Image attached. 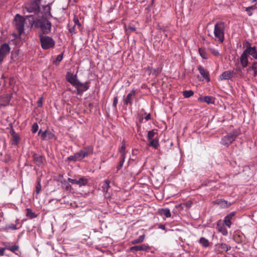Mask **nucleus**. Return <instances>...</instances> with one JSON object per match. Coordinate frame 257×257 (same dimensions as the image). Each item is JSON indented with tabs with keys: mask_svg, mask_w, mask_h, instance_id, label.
<instances>
[{
	"mask_svg": "<svg viewBox=\"0 0 257 257\" xmlns=\"http://www.w3.org/2000/svg\"><path fill=\"white\" fill-rule=\"evenodd\" d=\"M26 18L28 20L32 25H35V27L40 28L43 34H48L51 30V23L48 20V18L44 16L35 17L34 15H27Z\"/></svg>",
	"mask_w": 257,
	"mask_h": 257,
	"instance_id": "obj_1",
	"label": "nucleus"
},
{
	"mask_svg": "<svg viewBox=\"0 0 257 257\" xmlns=\"http://www.w3.org/2000/svg\"><path fill=\"white\" fill-rule=\"evenodd\" d=\"M225 23L222 21H218L214 26V35L220 43L224 40Z\"/></svg>",
	"mask_w": 257,
	"mask_h": 257,
	"instance_id": "obj_2",
	"label": "nucleus"
},
{
	"mask_svg": "<svg viewBox=\"0 0 257 257\" xmlns=\"http://www.w3.org/2000/svg\"><path fill=\"white\" fill-rule=\"evenodd\" d=\"M239 133L240 132L238 130H233L222 138L220 144L223 146L228 147L235 140L236 137L239 135Z\"/></svg>",
	"mask_w": 257,
	"mask_h": 257,
	"instance_id": "obj_3",
	"label": "nucleus"
},
{
	"mask_svg": "<svg viewBox=\"0 0 257 257\" xmlns=\"http://www.w3.org/2000/svg\"><path fill=\"white\" fill-rule=\"evenodd\" d=\"M41 0H31L25 5V9L27 12L34 13L33 15L37 17V15L40 12V4Z\"/></svg>",
	"mask_w": 257,
	"mask_h": 257,
	"instance_id": "obj_4",
	"label": "nucleus"
},
{
	"mask_svg": "<svg viewBox=\"0 0 257 257\" xmlns=\"http://www.w3.org/2000/svg\"><path fill=\"white\" fill-rule=\"evenodd\" d=\"M40 40L41 47L44 50L53 48L55 46V41L49 36L40 35Z\"/></svg>",
	"mask_w": 257,
	"mask_h": 257,
	"instance_id": "obj_5",
	"label": "nucleus"
},
{
	"mask_svg": "<svg viewBox=\"0 0 257 257\" xmlns=\"http://www.w3.org/2000/svg\"><path fill=\"white\" fill-rule=\"evenodd\" d=\"M16 29L19 33L21 34L24 30V18L20 15L17 14L14 19Z\"/></svg>",
	"mask_w": 257,
	"mask_h": 257,
	"instance_id": "obj_6",
	"label": "nucleus"
},
{
	"mask_svg": "<svg viewBox=\"0 0 257 257\" xmlns=\"http://www.w3.org/2000/svg\"><path fill=\"white\" fill-rule=\"evenodd\" d=\"M93 152V148L91 146H88L83 148L80 151L78 152V154L80 160H81L83 158L92 155Z\"/></svg>",
	"mask_w": 257,
	"mask_h": 257,
	"instance_id": "obj_7",
	"label": "nucleus"
},
{
	"mask_svg": "<svg viewBox=\"0 0 257 257\" xmlns=\"http://www.w3.org/2000/svg\"><path fill=\"white\" fill-rule=\"evenodd\" d=\"M89 84V81H86L85 83H81L79 81L77 86L75 87L76 90L75 91V93L78 95H81L83 92L89 89L90 87Z\"/></svg>",
	"mask_w": 257,
	"mask_h": 257,
	"instance_id": "obj_8",
	"label": "nucleus"
},
{
	"mask_svg": "<svg viewBox=\"0 0 257 257\" xmlns=\"http://www.w3.org/2000/svg\"><path fill=\"white\" fill-rule=\"evenodd\" d=\"M38 135L41 137L42 140L45 141L51 140L55 138L54 133L49 130H46L44 131L40 130L38 132Z\"/></svg>",
	"mask_w": 257,
	"mask_h": 257,
	"instance_id": "obj_9",
	"label": "nucleus"
},
{
	"mask_svg": "<svg viewBox=\"0 0 257 257\" xmlns=\"http://www.w3.org/2000/svg\"><path fill=\"white\" fill-rule=\"evenodd\" d=\"M10 47L7 43L3 44L0 47V62H2L4 58L9 53Z\"/></svg>",
	"mask_w": 257,
	"mask_h": 257,
	"instance_id": "obj_10",
	"label": "nucleus"
},
{
	"mask_svg": "<svg viewBox=\"0 0 257 257\" xmlns=\"http://www.w3.org/2000/svg\"><path fill=\"white\" fill-rule=\"evenodd\" d=\"M66 80L71 83L75 87L77 86L79 80L77 79V75H74L71 72H68L66 75Z\"/></svg>",
	"mask_w": 257,
	"mask_h": 257,
	"instance_id": "obj_11",
	"label": "nucleus"
},
{
	"mask_svg": "<svg viewBox=\"0 0 257 257\" xmlns=\"http://www.w3.org/2000/svg\"><path fill=\"white\" fill-rule=\"evenodd\" d=\"M150 247L148 245L142 244L139 245H135L131 247L128 249V252L136 253L138 251L141 250H148Z\"/></svg>",
	"mask_w": 257,
	"mask_h": 257,
	"instance_id": "obj_12",
	"label": "nucleus"
},
{
	"mask_svg": "<svg viewBox=\"0 0 257 257\" xmlns=\"http://www.w3.org/2000/svg\"><path fill=\"white\" fill-rule=\"evenodd\" d=\"M215 247L216 252L218 253L226 252L228 250L231 249L230 246L224 243H218L215 245Z\"/></svg>",
	"mask_w": 257,
	"mask_h": 257,
	"instance_id": "obj_13",
	"label": "nucleus"
},
{
	"mask_svg": "<svg viewBox=\"0 0 257 257\" xmlns=\"http://www.w3.org/2000/svg\"><path fill=\"white\" fill-rule=\"evenodd\" d=\"M136 94V90H132L129 93L127 94L126 97L123 100V104L126 105H132L133 104L132 100L134 98Z\"/></svg>",
	"mask_w": 257,
	"mask_h": 257,
	"instance_id": "obj_14",
	"label": "nucleus"
},
{
	"mask_svg": "<svg viewBox=\"0 0 257 257\" xmlns=\"http://www.w3.org/2000/svg\"><path fill=\"white\" fill-rule=\"evenodd\" d=\"M235 74V73L233 71H225L223 72L222 74L219 76V80H229L231 79L233 75Z\"/></svg>",
	"mask_w": 257,
	"mask_h": 257,
	"instance_id": "obj_15",
	"label": "nucleus"
},
{
	"mask_svg": "<svg viewBox=\"0 0 257 257\" xmlns=\"http://www.w3.org/2000/svg\"><path fill=\"white\" fill-rule=\"evenodd\" d=\"M198 70L199 71L200 74L202 76L204 79L206 80L207 82H209L210 81V77H209V73L208 71L205 69L202 66L199 65L198 67Z\"/></svg>",
	"mask_w": 257,
	"mask_h": 257,
	"instance_id": "obj_16",
	"label": "nucleus"
},
{
	"mask_svg": "<svg viewBox=\"0 0 257 257\" xmlns=\"http://www.w3.org/2000/svg\"><path fill=\"white\" fill-rule=\"evenodd\" d=\"M12 97V94L8 93L3 95L0 99L1 104L3 106H7L9 104Z\"/></svg>",
	"mask_w": 257,
	"mask_h": 257,
	"instance_id": "obj_17",
	"label": "nucleus"
},
{
	"mask_svg": "<svg viewBox=\"0 0 257 257\" xmlns=\"http://www.w3.org/2000/svg\"><path fill=\"white\" fill-rule=\"evenodd\" d=\"M243 52H244L247 56H251L253 59H257V51L255 46H253L252 48H249L248 49H245Z\"/></svg>",
	"mask_w": 257,
	"mask_h": 257,
	"instance_id": "obj_18",
	"label": "nucleus"
},
{
	"mask_svg": "<svg viewBox=\"0 0 257 257\" xmlns=\"http://www.w3.org/2000/svg\"><path fill=\"white\" fill-rule=\"evenodd\" d=\"M34 163L38 167H42L43 164V157L37 154H34L33 156Z\"/></svg>",
	"mask_w": 257,
	"mask_h": 257,
	"instance_id": "obj_19",
	"label": "nucleus"
},
{
	"mask_svg": "<svg viewBox=\"0 0 257 257\" xmlns=\"http://www.w3.org/2000/svg\"><path fill=\"white\" fill-rule=\"evenodd\" d=\"M198 100L200 102H206L207 104H214L215 102V99L211 96H205L203 97H199Z\"/></svg>",
	"mask_w": 257,
	"mask_h": 257,
	"instance_id": "obj_20",
	"label": "nucleus"
},
{
	"mask_svg": "<svg viewBox=\"0 0 257 257\" xmlns=\"http://www.w3.org/2000/svg\"><path fill=\"white\" fill-rule=\"evenodd\" d=\"M247 71L253 77H255L257 75V62H253L252 65L247 69Z\"/></svg>",
	"mask_w": 257,
	"mask_h": 257,
	"instance_id": "obj_21",
	"label": "nucleus"
},
{
	"mask_svg": "<svg viewBox=\"0 0 257 257\" xmlns=\"http://www.w3.org/2000/svg\"><path fill=\"white\" fill-rule=\"evenodd\" d=\"M240 61L242 68H244L247 66L248 63V56L243 52L240 56Z\"/></svg>",
	"mask_w": 257,
	"mask_h": 257,
	"instance_id": "obj_22",
	"label": "nucleus"
},
{
	"mask_svg": "<svg viewBox=\"0 0 257 257\" xmlns=\"http://www.w3.org/2000/svg\"><path fill=\"white\" fill-rule=\"evenodd\" d=\"M10 134L13 137L12 144L14 145H18L20 140V136L15 132L14 129H12L10 131Z\"/></svg>",
	"mask_w": 257,
	"mask_h": 257,
	"instance_id": "obj_23",
	"label": "nucleus"
},
{
	"mask_svg": "<svg viewBox=\"0 0 257 257\" xmlns=\"http://www.w3.org/2000/svg\"><path fill=\"white\" fill-rule=\"evenodd\" d=\"M43 13L44 15L42 16H44L45 18H48L49 17H52V15L51 14V7L49 5H46L43 7Z\"/></svg>",
	"mask_w": 257,
	"mask_h": 257,
	"instance_id": "obj_24",
	"label": "nucleus"
},
{
	"mask_svg": "<svg viewBox=\"0 0 257 257\" xmlns=\"http://www.w3.org/2000/svg\"><path fill=\"white\" fill-rule=\"evenodd\" d=\"M158 212L161 215H164L167 218L170 217L171 216L170 210L168 208L160 209Z\"/></svg>",
	"mask_w": 257,
	"mask_h": 257,
	"instance_id": "obj_25",
	"label": "nucleus"
},
{
	"mask_svg": "<svg viewBox=\"0 0 257 257\" xmlns=\"http://www.w3.org/2000/svg\"><path fill=\"white\" fill-rule=\"evenodd\" d=\"M18 228L17 227V225L14 224H7L5 226L3 227L2 229L3 231L8 232L9 230H17Z\"/></svg>",
	"mask_w": 257,
	"mask_h": 257,
	"instance_id": "obj_26",
	"label": "nucleus"
},
{
	"mask_svg": "<svg viewBox=\"0 0 257 257\" xmlns=\"http://www.w3.org/2000/svg\"><path fill=\"white\" fill-rule=\"evenodd\" d=\"M125 154L124 153H123L121 154L120 157V161L119 162L118 165L116 167V171H118L122 167L123 163L125 161Z\"/></svg>",
	"mask_w": 257,
	"mask_h": 257,
	"instance_id": "obj_27",
	"label": "nucleus"
},
{
	"mask_svg": "<svg viewBox=\"0 0 257 257\" xmlns=\"http://www.w3.org/2000/svg\"><path fill=\"white\" fill-rule=\"evenodd\" d=\"M19 248V245H17V244H15L13 245H6V248L7 249L11 251L12 252L16 253V254H18V253L16 252V251L18 250Z\"/></svg>",
	"mask_w": 257,
	"mask_h": 257,
	"instance_id": "obj_28",
	"label": "nucleus"
},
{
	"mask_svg": "<svg viewBox=\"0 0 257 257\" xmlns=\"http://www.w3.org/2000/svg\"><path fill=\"white\" fill-rule=\"evenodd\" d=\"M145 238V234L142 235L140 236L138 238L133 239L131 241V243L132 244H136L138 243H142L144 241Z\"/></svg>",
	"mask_w": 257,
	"mask_h": 257,
	"instance_id": "obj_29",
	"label": "nucleus"
},
{
	"mask_svg": "<svg viewBox=\"0 0 257 257\" xmlns=\"http://www.w3.org/2000/svg\"><path fill=\"white\" fill-rule=\"evenodd\" d=\"M110 181L108 180H104L102 183V188L103 192H107L108 189L110 188Z\"/></svg>",
	"mask_w": 257,
	"mask_h": 257,
	"instance_id": "obj_30",
	"label": "nucleus"
},
{
	"mask_svg": "<svg viewBox=\"0 0 257 257\" xmlns=\"http://www.w3.org/2000/svg\"><path fill=\"white\" fill-rule=\"evenodd\" d=\"M26 215L27 217H29L30 219H33L36 218L37 215L32 211L31 209L27 208L26 209Z\"/></svg>",
	"mask_w": 257,
	"mask_h": 257,
	"instance_id": "obj_31",
	"label": "nucleus"
},
{
	"mask_svg": "<svg viewBox=\"0 0 257 257\" xmlns=\"http://www.w3.org/2000/svg\"><path fill=\"white\" fill-rule=\"evenodd\" d=\"M78 152L75 153L73 155L70 156L67 158V160L69 162L73 161L76 162L77 161H80L79 157L78 156Z\"/></svg>",
	"mask_w": 257,
	"mask_h": 257,
	"instance_id": "obj_32",
	"label": "nucleus"
},
{
	"mask_svg": "<svg viewBox=\"0 0 257 257\" xmlns=\"http://www.w3.org/2000/svg\"><path fill=\"white\" fill-rule=\"evenodd\" d=\"M204 247H207L209 245V242L207 239L204 237H201L198 241Z\"/></svg>",
	"mask_w": 257,
	"mask_h": 257,
	"instance_id": "obj_33",
	"label": "nucleus"
},
{
	"mask_svg": "<svg viewBox=\"0 0 257 257\" xmlns=\"http://www.w3.org/2000/svg\"><path fill=\"white\" fill-rule=\"evenodd\" d=\"M199 53L200 56L204 59H207L208 58L205 48H200L199 49Z\"/></svg>",
	"mask_w": 257,
	"mask_h": 257,
	"instance_id": "obj_34",
	"label": "nucleus"
},
{
	"mask_svg": "<svg viewBox=\"0 0 257 257\" xmlns=\"http://www.w3.org/2000/svg\"><path fill=\"white\" fill-rule=\"evenodd\" d=\"M77 185H78L80 187L85 186L87 184L88 180L84 177H81L79 180H77Z\"/></svg>",
	"mask_w": 257,
	"mask_h": 257,
	"instance_id": "obj_35",
	"label": "nucleus"
},
{
	"mask_svg": "<svg viewBox=\"0 0 257 257\" xmlns=\"http://www.w3.org/2000/svg\"><path fill=\"white\" fill-rule=\"evenodd\" d=\"M150 143L149 145L154 147L155 149H158L159 146L158 139H154L151 141H149Z\"/></svg>",
	"mask_w": 257,
	"mask_h": 257,
	"instance_id": "obj_36",
	"label": "nucleus"
},
{
	"mask_svg": "<svg viewBox=\"0 0 257 257\" xmlns=\"http://www.w3.org/2000/svg\"><path fill=\"white\" fill-rule=\"evenodd\" d=\"M257 9L256 5L251 6L250 7L245 8V12L247 13L249 16H251L252 15V11Z\"/></svg>",
	"mask_w": 257,
	"mask_h": 257,
	"instance_id": "obj_37",
	"label": "nucleus"
},
{
	"mask_svg": "<svg viewBox=\"0 0 257 257\" xmlns=\"http://www.w3.org/2000/svg\"><path fill=\"white\" fill-rule=\"evenodd\" d=\"M194 94V91L192 90H185L183 91V95L185 98H189Z\"/></svg>",
	"mask_w": 257,
	"mask_h": 257,
	"instance_id": "obj_38",
	"label": "nucleus"
},
{
	"mask_svg": "<svg viewBox=\"0 0 257 257\" xmlns=\"http://www.w3.org/2000/svg\"><path fill=\"white\" fill-rule=\"evenodd\" d=\"M68 30L69 32L71 35H73L76 33L75 25L72 26L70 24H69L68 25Z\"/></svg>",
	"mask_w": 257,
	"mask_h": 257,
	"instance_id": "obj_39",
	"label": "nucleus"
},
{
	"mask_svg": "<svg viewBox=\"0 0 257 257\" xmlns=\"http://www.w3.org/2000/svg\"><path fill=\"white\" fill-rule=\"evenodd\" d=\"M157 134L154 130L149 131L148 133L147 138L149 141H151L153 139L155 135Z\"/></svg>",
	"mask_w": 257,
	"mask_h": 257,
	"instance_id": "obj_40",
	"label": "nucleus"
},
{
	"mask_svg": "<svg viewBox=\"0 0 257 257\" xmlns=\"http://www.w3.org/2000/svg\"><path fill=\"white\" fill-rule=\"evenodd\" d=\"M41 190V180L39 179L38 180V183L36 186V193L37 195L39 194Z\"/></svg>",
	"mask_w": 257,
	"mask_h": 257,
	"instance_id": "obj_41",
	"label": "nucleus"
},
{
	"mask_svg": "<svg viewBox=\"0 0 257 257\" xmlns=\"http://www.w3.org/2000/svg\"><path fill=\"white\" fill-rule=\"evenodd\" d=\"M63 55V53L59 54L57 56L56 60L53 61V63L55 64H56L57 62L59 63L62 60Z\"/></svg>",
	"mask_w": 257,
	"mask_h": 257,
	"instance_id": "obj_42",
	"label": "nucleus"
},
{
	"mask_svg": "<svg viewBox=\"0 0 257 257\" xmlns=\"http://www.w3.org/2000/svg\"><path fill=\"white\" fill-rule=\"evenodd\" d=\"M38 127L39 126L38 123L37 122L34 123L32 126V132L33 134L36 133L38 130Z\"/></svg>",
	"mask_w": 257,
	"mask_h": 257,
	"instance_id": "obj_43",
	"label": "nucleus"
},
{
	"mask_svg": "<svg viewBox=\"0 0 257 257\" xmlns=\"http://www.w3.org/2000/svg\"><path fill=\"white\" fill-rule=\"evenodd\" d=\"M235 214H236V212L235 211L231 212L230 213H229L228 214H227L225 217V218L231 220H232L233 219V217H234V216Z\"/></svg>",
	"mask_w": 257,
	"mask_h": 257,
	"instance_id": "obj_44",
	"label": "nucleus"
},
{
	"mask_svg": "<svg viewBox=\"0 0 257 257\" xmlns=\"http://www.w3.org/2000/svg\"><path fill=\"white\" fill-rule=\"evenodd\" d=\"M231 221V220H229V219H227L226 218H224V220H223V222H224V224L226 226H227L228 227L230 228L231 227V225L232 224Z\"/></svg>",
	"mask_w": 257,
	"mask_h": 257,
	"instance_id": "obj_45",
	"label": "nucleus"
},
{
	"mask_svg": "<svg viewBox=\"0 0 257 257\" xmlns=\"http://www.w3.org/2000/svg\"><path fill=\"white\" fill-rule=\"evenodd\" d=\"M242 67H237L235 70L238 73L239 76L242 77L243 75V72H242Z\"/></svg>",
	"mask_w": 257,
	"mask_h": 257,
	"instance_id": "obj_46",
	"label": "nucleus"
},
{
	"mask_svg": "<svg viewBox=\"0 0 257 257\" xmlns=\"http://www.w3.org/2000/svg\"><path fill=\"white\" fill-rule=\"evenodd\" d=\"M210 52H211V53L213 55H214L215 56H218L219 55V53L218 51V50L215 49L214 48H210Z\"/></svg>",
	"mask_w": 257,
	"mask_h": 257,
	"instance_id": "obj_47",
	"label": "nucleus"
},
{
	"mask_svg": "<svg viewBox=\"0 0 257 257\" xmlns=\"http://www.w3.org/2000/svg\"><path fill=\"white\" fill-rule=\"evenodd\" d=\"M243 47H245L246 48L245 49H248L249 48H252V47H251V44L250 43H249V42L248 41H245L243 44Z\"/></svg>",
	"mask_w": 257,
	"mask_h": 257,
	"instance_id": "obj_48",
	"label": "nucleus"
},
{
	"mask_svg": "<svg viewBox=\"0 0 257 257\" xmlns=\"http://www.w3.org/2000/svg\"><path fill=\"white\" fill-rule=\"evenodd\" d=\"M68 181L73 184H77V180L73 179L70 178H68Z\"/></svg>",
	"mask_w": 257,
	"mask_h": 257,
	"instance_id": "obj_49",
	"label": "nucleus"
},
{
	"mask_svg": "<svg viewBox=\"0 0 257 257\" xmlns=\"http://www.w3.org/2000/svg\"><path fill=\"white\" fill-rule=\"evenodd\" d=\"M73 21H74V22L75 23L74 25H77L79 27L81 26V24H80V23L79 22V21L77 17H76L75 16L74 18Z\"/></svg>",
	"mask_w": 257,
	"mask_h": 257,
	"instance_id": "obj_50",
	"label": "nucleus"
},
{
	"mask_svg": "<svg viewBox=\"0 0 257 257\" xmlns=\"http://www.w3.org/2000/svg\"><path fill=\"white\" fill-rule=\"evenodd\" d=\"M117 102H118V98H117V96H115L113 98L112 106L114 107H116Z\"/></svg>",
	"mask_w": 257,
	"mask_h": 257,
	"instance_id": "obj_51",
	"label": "nucleus"
},
{
	"mask_svg": "<svg viewBox=\"0 0 257 257\" xmlns=\"http://www.w3.org/2000/svg\"><path fill=\"white\" fill-rule=\"evenodd\" d=\"M219 230L222 232V234L224 235H226L227 234V231L225 228H223V227H220V228L219 229Z\"/></svg>",
	"mask_w": 257,
	"mask_h": 257,
	"instance_id": "obj_52",
	"label": "nucleus"
},
{
	"mask_svg": "<svg viewBox=\"0 0 257 257\" xmlns=\"http://www.w3.org/2000/svg\"><path fill=\"white\" fill-rule=\"evenodd\" d=\"M42 100L43 98L42 97L40 98L37 101V104L38 107H42Z\"/></svg>",
	"mask_w": 257,
	"mask_h": 257,
	"instance_id": "obj_53",
	"label": "nucleus"
},
{
	"mask_svg": "<svg viewBox=\"0 0 257 257\" xmlns=\"http://www.w3.org/2000/svg\"><path fill=\"white\" fill-rule=\"evenodd\" d=\"M125 146L124 145H123L120 148L119 151L121 153V154L123 153L125 154Z\"/></svg>",
	"mask_w": 257,
	"mask_h": 257,
	"instance_id": "obj_54",
	"label": "nucleus"
},
{
	"mask_svg": "<svg viewBox=\"0 0 257 257\" xmlns=\"http://www.w3.org/2000/svg\"><path fill=\"white\" fill-rule=\"evenodd\" d=\"M7 249L6 246L4 248H0V256L4 255L5 250Z\"/></svg>",
	"mask_w": 257,
	"mask_h": 257,
	"instance_id": "obj_55",
	"label": "nucleus"
},
{
	"mask_svg": "<svg viewBox=\"0 0 257 257\" xmlns=\"http://www.w3.org/2000/svg\"><path fill=\"white\" fill-rule=\"evenodd\" d=\"M158 228H160V229H161L164 230H165L166 231H167L166 229L165 225H164V224H159V225H158Z\"/></svg>",
	"mask_w": 257,
	"mask_h": 257,
	"instance_id": "obj_56",
	"label": "nucleus"
},
{
	"mask_svg": "<svg viewBox=\"0 0 257 257\" xmlns=\"http://www.w3.org/2000/svg\"><path fill=\"white\" fill-rule=\"evenodd\" d=\"M71 188H72L71 186L69 184L67 183L65 187L66 190L70 191L71 189Z\"/></svg>",
	"mask_w": 257,
	"mask_h": 257,
	"instance_id": "obj_57",
	"label": "nucleus"
},
{
	"mask_svg": "<svg viewBox=\"0 0 257 257\" xmlns=\"http://www.w3.org/2000/svg\"><path fill=\"white\" fill-rule=\"evenodd\" d=\"M182 205L186 206V207H190L191 206V203L189 202L184 203Z\"/></svg>",
	"mask_w": 257,
	"mask_h": 257,
	"instance_id": "obj_58",
	"label": "nucleus"
},
{
	"mask_svg": "<svg viewBox=\"0 0 257 257\" xmlns=\"http://www.w3.org/2000/svg\"><path fill=\"white\" fill-rule=\"evenodd\" d=\"M128 30H130L131 32H134L136 30V28L134 27L130 26L128 28Z\"/></svg>",
	"mask_w": 257,
	"mask_h": 257,
	"instance_id": "obj_59",
	"label": "nucleus"
},
{
	"mask_svg": "<svg viewBox=\"0 0 257 257\" xmlns=\"http://www.w3.org/2000/svg\"><path fill=\"white\" fill-rule=\"evenodd\" d=\"M146 120H148L151 118V114L149 113L148 115H146V116L145 117Z\"/></svg>",
	"mask_w": 257,
	"mask_h": 257,
	"instance_id": "obj_60",
	"label": "nucleus"
},
{
	"mask_svg": "<svg viewBox=\"0 0 257 257\" xmlns=\"http://www.w3.org/2000/svg\"><path fill=\"white\" fill-rule=\"evenodd\" d=\"M252 3L256 2L257 0H250Z\"/></svg>",
	"mask_w": 257,
	"mask_h": 257,
	"instance_id": "obj_61",
	"label": "nucleus"
},
{
	"mask_svg": "<svg viewBox=\"0 0 257 257\" xmlns=\"http://www.w3.org/2000/svg\"><path fill=\"white\" fill-rule=\"evenodd\" d=\"M54 199H52L51 200L49 201V203H50L52 201H53Z\"/></svg>",
	"mask_w": 257,
	"mask_h": 257,
	"instance_id": "obj_62",
	"label": "nucleus"
},
{
	"mask_svg": "<svg viewBox=\"0 0 257 257\" xmlns=\"http://www.w3.org/2000/svg\"><path fill=\"white\" fill-rule=\"evenodd\" d=\"M154 0H152V2H153Z\"/></svg>",
	"mask_w": 257,
	"mask_h": 257,
	"instance_id": "obj_63",
	"label": "nucleus"
},
{
	"mask_svg": "<svg viewBox=\"0 0 257 257\" xmlns=\"http://www.w3.org/2000/svg\"><path fill=\"white\" fill-rule=\"evenodd\" d=\"M0 64H1V62H0Z\"/></svg>",
	"mask_w": 257,
	"mask_h": 257,
	"instance_id": "obj_64",
	"label": "nucleus"
}]
</instances>
